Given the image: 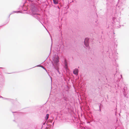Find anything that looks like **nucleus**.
I'll return each mask as SVG.
<instances>
[{
	"mask_svg": "<svg viewBox=\"0 0 129 129\" xmlns=\"http://www.w3.org/2000/svg\"><path fill=\"white\" fill-rule=\"evenodd\" d=\"M59 57L58 56L53 57V61H52V63L53 67L57 71L59 74H60V73L58 70V66H59Z\"/></svg>",
	"mask_w": 129,
	"mask_h": 129,
	"instance_id": "obj_1",
	"label": "nucleus"
},
{
	"mask_svg": "<svg viewBox=\"0 0 129 129\" xmlns=\"http://www.w3.org/2000/svg\"><path fill=\"white\" fill-rule=\"evenodd\" d=\"M37 9H31V11L32 14V15L38 19V20L40 19V15L36 13V10Z\"/></svg>",
	"mask_w": 129,
	"mask_h": 129,
	"instance_id": "obj_2",
	"label": "nucleus"
},
{
	"mask_svg": "<svg viewBox=\"0 0 129 129\" xmlns=\"http://www.w3.org/2000/svg\"><path fill=\"white\" fill-rule=\"evenodd\" d=\"M27 1H26L25 2L21 5L20 7L22 8H28V7L27 6Z\"/></svg>",
	"mask_w": 129,
	"mask_h": 129,
	"instance_id": "obj_3",
	"label": "nucleus"
},
{
	"mask_svg": "<svg viewBox=\"0 0 129 129\" xmlns=\"http://www.w3.org/2000/svg\"><path fill=\"white\" fill-rule=\"evenodd\" d=\"M88 40L89 39L88 38H86L84 41L85 46L87 47H88L89 46Z\"/></svg>",
	"mask_w": 129,
	"mask_h": 129,
	"instance_id": "obj_4",
	"label": "nucleus"
},
{
	"mask_svg": "<svg viewBox=\"0 0 129 129\" xmlns=\"http://www.w3.org/2000/svg\"><path fill=\"white\" fill-rule=\"evenodd\" d=\"M79 72V70L77 68L75 69L73 71V74L76 76L78 75Z\"/></svg>",
	"mask_w": 129,
	"mask_h": 129,
	"instance_id": "obj_5",
	"label": "nucleus"
},
{
	"mask_svg": "<svg viewBox=\"0 0 129 129\" xmlns=\"http://www.w3.org/2000/svg\"><path fill=\"white\" fill-rule=\"evenodd\" d=\"M127 88L126 87H124L123 88V94L124 95V96L126 97V98L128 97L127 96H126V94H125L126 91L125 90H126Z\"/></svg>",
	"mask_w": 129,
	"mask_h": 129,
	"instance_id": "obj_6",
	"label": "nucleus"
},
{
	"mask_svg": "<svg viewBox=\"0 0 129 129\" xmlns=\"http://www.w3.org/2000/svg\"><path fill=\"white\" fill-rule=\"evenodd\" d=\"M64 68L65 69L67 70L68 69V63L66 60L64 61Z\"/></svg>",
	"mask_w": 129,
	"mask_h": 129,
	"instance_id": "obj_7",
	"label": "nucleus"
},
{
	"mask_svg": "<svg viewBox=\"0 0 129 129\" xmlns=\"http://www.w3.org/2000/svg\"><path fill=\"white\" fill-rule=\"evenodd\" d=\"M54 4L56 5L58 4V0H53Z\"/></svg>",
	"mask_w": 129,
	"mask_h": 129,
	"instance_id": "obj_8",
	"label": "nucleus"
},
{
	"mask_svg": "<svg viewBox=\"0 0 129 129\" xmlns=\"http://www.w3.org/2000/svg\"><path fill=\"white\" fill-rule=\"evenodd\" d=\"M23 13L24 12L23 11H13V13Z\"/></svg>",
	"mask_w": 129,
	"mask_h": 129,
	"instance_id": "obj_9",
	"label": "nucleus"
},
{
	"mask_svg": "<svg viewBox=\"0 0 129 129\" xmlns=\"http://www.w3.org/2000/svg\"><path fill=\"white\" fill-rule=\"evenodd\" d=\"M49 115L48 114L46 115V116L45 117V119L46 120H47L48 119V118H49Z\"/></svg>",
	"mask_w": 129,
	"mask_h": 129,
	"instance_id": "obj_10",
	"label": "nucleus"
},
{
	"mask_svg": "<svg viewBox=\"0 0 129 129\" xmlns=\"http://www.w3.org/2000/svg\"><path fill=\"white\" fill-rule=\"evenodd\" d=\"M40 67L42 68H43L44 69H45L46 71L47 72V71L45 69V68L43 66H41Z\"/></svg>",
	"mask_w": 129,
	"mask_h": 129,
	"instance_id": "obj_11",
	"label": "nucleus"
},
{
	"mask_svg": "<svg viewBox=\"0 0 129 129\" xmlns=\"http://www.w3.org/2000/svg\"><path fill=\"white\" fill-rule=\"evenodd\" d=\"M50 77L51 79V83L52 81V78L51 76H50Z\"/></svg>",
	"mask_w": 129,
	"mask_h": 129,
	"instance_id": "obj_12",
	"label": "nucleus"
},
{
	"mask_svg": "<svg viewBox=\"0 0 129 129\" xmlns=\"http://www.w3.org/2000/svg\"><path fill=\"white\" fill-rule=\"evenodd\" d=\"M113 20L114 21H115V20L116 19V18H113Z\"/></svg>",
	"mask_w": 129,
	"mask_h": 129,
	"instance_id": "obj_13",
	"label": "nucleus"
},
{
	"mask_svg": "<svg viewBox=\"0 0 129 129\" xmlns=\"http://www.w3.org/2000/svg\"><path fill=\"white\" fill-rule=\"evenodd\" d=\"M81 129H85V128L84 127H81Z\"/></svg>",
	"mask_w": 129,
	"mask_h": 129,
	"instance_id": "obj_14",
	"label": "nucleus"
},
{
	"mask_svg": "<svg viewBox=\"0 0 129 129\" xmlns=\"http://www.w3.org/2000/svg\"><path fill=\"white\" fill-rule=\"evenodd\" d=\"M118 23H119V22H120V20H119H119L118 21Z\"/></svg>",
	"mask_w": 129,
	"mask_h": 129,
	"instance_id": "obj_15",
	"label": "nucleus"
},
{
	"mask_svg": "<svg viewBox=\"0 0 129 129\" xmlns=\"http://www.w3.org/2000/svg\"><path fill=\"white\" fill-rule=\"evenodd\" d=\"M42 23V24L44 26V27L45 28H45V26L43 25V23ZM46 28V30H47V29H46V28Z\"/></svg>",
	"mask_w": 129,
	"mask_h": 129,
	"instance_id": "obj_16",
	"label": "nucleus"
},
{
	"mask_svg": "<svg viewBox=\"0 0 129 129\" xmlns=\"http://www.w3.org/2000/svg\"><path fill=\"white\" fill-rule=\"evenodd\" d=\"M51 40H52V44L51 45V46H52V39L51 38Z\"/></svg>",
	"mask_w": 129,
	"mask_h": 129,
	"instance_id": "obj_17",
	"label": "nucleus"
},
{
	"mask_svg": "<svg viewBox=\"0 0 129 129\" xmlns=\"http://www.w3.org/2000/svg\"><path fill=\"white\" fill-rule=\"evenodd\" d=\"M57 7H58L57 8H60L58 6H57Z\"/></svg>",
	"mask_w": 129,
	"mask_h": 129,
	"instance_id": "obj_18",
	"label": "nucleus"
},
{
	"mask_svg": "<svg viewBox=\"0 0 129 129\" xmlns=\"http://www.w3.org/2000/svg\"><path fill=\"white\" fill-rule=\"evenodd\" d=\"M8 99V100H10V99Z\"/></svg>",
	"mask_w": 129,
	"mask_h": 129,
	"instance_id": "obj_19",
	"label": "nucleus"
},
{
	"mask_svg": "<svg viewBox=\"0 0 129 129\" xmlns=\"http://www.w3.org/2000/svg\"><path fill=\"white\" fill-rule=\"evenodd\" d=\"M39 66V65H37V66Z\"/></svg>",
	"mask_w": 129,
	"mask_h": 129,
	"instance_id": "obj_20",
	"label": "nucleus"
},
{
	"mask_svg": "<svg viewBox=\"0 0 129 129\" xmlns=\"http://www.w3.org/2000/svg\"><path fill=\"white\" fill-rule=\"evenodd\" d=\"M23 10V11H25V10Z\"/></svg>",
	"mask_w": 129,
	"mask_h": 129,
	"instance_id": "obj_21",
	"label": "nucleus"
},
{
	"mask_svg": "<svg viewBox=\"0 0 129 129\" xmlns=\"http://www.w3.org/2000/svg\"><path fill=\"white\" fill-rule=\"evenodd\" d=\"M54 123L53 122V124H54Z\"/></svg>",
	"mask_w": 129,
	"mask_h": 129,
	"instance_id": "obj_22",
	"label": "nucleus"
},
{
	"mask_svg": "<svg viewBox=\"0 0 129 129\" xmlns=\"http://www.w3.org/2000/svg\"><path fill=\"white\" fill-rule=\"evenodd\" d=\"M1 98H3V97H1Z\"/></svg>",
	"mask_w": 129,
	"mask_h": 129,
	"instance_id": "obj_23",
	"label": "nucleus"
}]
</instances>
